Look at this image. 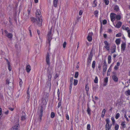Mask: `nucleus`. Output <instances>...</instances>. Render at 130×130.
<instances>
[{"label": "nucleus", "instance_id": "nucleus-55", "mask_svg": "<svg viewBox=\"0 0 130 130\" xmlns=\"http://www.w3.org/2000/svg\"><path fill=\"white\" fill-rule=\"evenodd\" d=\"M125 30L127 31V33L130 31V29L128 27H126V28Z\"/></svg>", "mask_w": 130, "mask_h": 130}, {"label": "nucleus", "instance_id": "nucleus-56", "mask_svg": "<svg viewBox=\"0 0 130 130\" xmlns=\"http://www.w3.org/2000/svg\"><path fill=\"white\" fill-rule=\"evenodd\" d=\"M125 30L127 31V33L130 31V29L128 27H126V28Z\"/></svg>", "mask_w": 130, "mask_h": 130}, {"label": "nucleus", "instance_id": "nucleus-23", "mask_svg": "<svg viewBox=\"0 0 130 130\" xmlns=\"http://www.w3.org/2000/svg\"><path fill=\"white\" fill-rule=\"evenodd\" d=\"M108 81V78H106L104 80V83L103 84V85L106 86V83H107Z\"/></svg>", "mask_w": 130, "mask_h": 130}, {"label": "nucleus", "instance_id": "nucleus-33", "mask_svg": "<svg viewBox=\"0 0 130 130\" xmlns=\"http://www.w3.org/2000/svg\"><path fill=\"white\" fill-rule=\"evenodd\" d=\"M119 128V125L116 124H115V130H118Z\"/></svg>", "mask_w": 130, "mask_h": 130}, {"label": "nucleus", "instance_id": "nucleus-45", "mask_svg": "<svg viewBox=\"0 0 130 130\" xmlns=\"http://www.w3.org/2000/svg\"><path fill=\"white\" fill-rule=\"evenodd\" d=\"M104 2L106 5H107L108 4L109 1L108 0H104Z\"/></svg>", "mask_w": 130, "mask_h": 130}, {"label": "nucleus", "instance_id": "nucleus-38", "mask_svg": "<svg viewBox=\"0 0 130 130\" xmlns=\"http://www.w3.org/2000/svg\"><path fill=\"white\" fill-rule=\"evenodd\" d=\"M8 69L10 71H11L12 69L10 65V63L8 64Z\"/></svg>", "mask_w": 130, "mask_h": 130}, {"label": "nucleus", "instance_id": "nucleus-2", "mask_svg": "<svg viewBox=\"0 0 130 130\" xmlns=\"http://www.w3.org/2000/svg\"><path fill=\"white\" fill-rule=\"evenodd\" d=\"M48 94L47 93H45L43 96L42 99V105H41V107L42 106H43V108L45 109V106L46 105L48 100ZM42 104V103H41Z\"/></svg>", "mask_w": 130, "mask_h": 130}, {"label": "nucleus", "instance_id": "nucleus-21", "mask_svg": "<svg viewBox=\"0 0 130 130\" xmlns=\"http://www.w3.org/2000/svg\"><path fill=\"white\" fill-rule=\"evenodd\" d=\"M58 0H54L53 1V5L54 7H56L57 6Z\"/></svg>", "mask_w": 130, "mask_h": 130}, {"label": "nucleus", "instance_id": "nucleus-5", "mask_svg": "<svg viewBox=\"0 0 130 130\" xmlns=\"http://www.w3.org/2000/svg\"><path fill=\"white\" fill-rule=\"evenodd\" d=\"M92 56L93 54L92 52H91L90 53V54L87 59V64L88 65H89L90 64Z\"/></svg>", "mask_w": 130, "mask_h": 130}, {"label": "nucleus", "instance_id": "nucleus-25", "mask_svg": "<svg viewBox=\"0 0 130 130\" xmlns=\"http://www.w3.org/2000/svg\"><path fill=\"white\" fill-rule=\"evenodd\" d=\"M96 62L95 61H93L92 64V68L94 69L95 67Z\"/></svg>", "mask_w": 130, "mask_h": 130}, {"label": "nucleus", "instance_id": "nucleus-61", "mask_svg": "<svg viewBox=\"0 0 130 130\" xmlns=\"http://www.w3.org/2000/svg\"><path fill=\"white\" fill-rule=\"evenodd\" d=\"M93 33L92 32H90L89 34V35L88 36H89L90 37H92V35Z\"/></svg>", "mask_w": 130, "mask_h": 130}, {"label": "nucleus", "instance_id": "nucleus-15", "mask_svg": "<svg viewBox=\"0 0 130 130\" xmlns=\"http://www.w3.org/2000/svg\"><path fill=\"white\" fill-rule=\"evenodd\" d=\"M122 24V23L120 21H119L116 24V25H114L115 27L117 28H119L121 26Z\"/></svg>", "mask_w": 130, "mask_h": 130}, {"label": "nucleus", "instance_id": "nucleus-29", "mask_svg": "<svg viewBox=\"0 0 130 130\" xmlns=\"http://www.w3.org/2000/svg\"><path fill=\"white\" fill-rule=\"evenodd\" d=\"M114 9L116 11H118L119 10V6L117 5H116L115 6Z\"/></svg>", "mask_w": 130, "mask_h": 130}, {"label": "nucleus", "instance_id": "nucleus-49", "mask_svg": "<svg viewBox=\"0 0 130 130\" xmlns=\"http://www.w3.org/2000/svg\"><path fill=\"white\" fill-rule=\"evenodd\" d=\"M121 33H119L117 34L116 35V37H119L121 36Z\"/></svg>", "mask_w": 130, "mask_h": 130}, {"label": "nucleus", "instance_id": "nucleus-63", "mask_svg": "<svg viewBox=\"0 0 130 130\" xmlns=\"http://www.w3.org/2000/svg\"><path fill=\"white\" fill-rule=\"evenodd\" d=\"M73 77H71L70 79V83H73Z\"/></svg>", "mask_w": 130, "mask_h": 130}, {"label": "nucleus", "instance_id": "nucleus-57", "mask_svg": "<svg viewBox=\"0 0 130 130\" xmlns=\"http://www.w3.org/2000/svg\"><path fill=\"white\" fill-rule=\"evenodd\" d=\"M124 117L126 119L127 121L128 122L129 121V120H128V118L127 117L126 114H124Z\"/></svg>", "mask_w": 130, "mask_h": 130}, {"label": "nucleus", "instance_id": "nucleus-12", "mask_svg": "<svg viewBox=\"0 0 130 130\" xmlns=\"http://www.w3.org/2000/svg\"><path fill=\"white\" fill-rule=\"evenodd\" d=\"M103 64V72H105L107 69V65L106 64V62L105 61H104Z\"/></svg>", "mask_w": 130, "mask_h": 130}, {"label": "nucleus", "instance_id": "nucleus-37", "mask_svg": "<svg viewBox=\"0 0 130 130\" xmlns=\"http://www.w3.org/2000/svg\"><path fill=\"white\" fill-rule=\"evenodd\" d=\"M79 75L78 72H76L75 73L74 77L75 78H77Z\"/></svg>", "mask_w": 130, "mask_h": 130}, {"label": "nucleus", "instance_id": "nucleus-53", "mask_svg": "<svg viewBox=\"0 0 130 130\" xmlns=\"http://www.w3.org/2000/svg\"><path fill=\"white\" fill-rule=\"evenodd\" d=\"M97 88V87L96 86H93L92 88V89L94 91H95L96 90Z\"/></svg>", "mask_w": 130, "mask_h": 130}, {"label": "nucleus", "instance_id": "nucleus-17", "mask_svg": "<svg viewBox=\"0 0 130 130\" xmlns=\"http://www.w3.org/2000/svg\"><path fill=\"white\" fill-rule=\"evenodd\" d=\"M26 69L27 72L28 73H29L31 70V68L30 66L29 65H28L26 67Z\"/></svg>", "mask_w": 130, "mask_h": 130}, {"label": "nucleus", "instance_id": "nucleus-11", "mask_svg": "<svg viewBox=\"0 0 130 130\" xmlns=\"http://www.w3.org/2000/svg\"><path fill=\"white\" fill-rule=\"evenodd\" d=\"M13 80L11 82H10V80L7 79L6 80V84H8L9 86L10 87H13Z\"/></svg>", "mask_w": 130, "mask_h": 130}, {"label": "nucleus", "instance_id": "nucleus-62", "mask_svg": "<svg viewBox=\"0 0 130 130\" xmlns=\"http://www.w3.org/2000/svg\"><path fill=\"white\" fill-rule=\"evenodd\" d=\"M82 13H83V12H82V10H80L79 11V15H82Z\"/></svg>", "mask_w": 130, "mask_h": 130}, {"label": "nucleus", "instance_id": "nucleus-60", "mask_svg": "<svg viewBox=\"0 0 130 130\" xmlns=\"http://www.w3.org/2000/svg\"><path fill=\"white\" fill-rule=\"evenodd\" d=\"M66 117L67 119L68 120H69V116L68 114H66Z\"/></svg>", "mask_w": 130, "mask_h": 130}, {"label": "nucleus", "instance_id": "nucleus-58", "mask_svg": "<svg viewBox=\"0 0 130 130\" xmlns=\"http://www.w3.org/2000/svg\"><path fill=\"white\" fill-rule=\"evenodd\" d=\"M22 84H23V82L22 80H21V81H20V83H19L20 86L21 87V86Z\"/></svg>", "mask_w": 130, "mask_h": 130}, {"label": "nucleus", "instance_id": "nucleus-47", "mask_svg": "<svg viewBox=\"0 0 130 130\" xmlns=\"http://www.w3.org/2000/svg\"><path fill=\"white\" fill-rule=\"evenodd\" d=\"M87 130H91L90 125L89 124H88L87 125Z\"/></svg>", "mask_w": 130, "mask_h": 130}, {"label": "nucleus", "instance_id": "nucleus-3", "mask_svg": "<svg viewBox=\"0 0 130 130\" xmlns=\"http://www.w3.org/2000/svg\"><path fill=\"white\" fill-rule=\"evenodd\" d=\"M52 34L51 31H49L47 35V42L49 44V46H50V42L52 39Z\"/></svg>", "mask_w": 130, "mask_h": 130}, {"label": "nucleus", "instance_id": "nucleus-16", "mask_svg": "<svg viewBox=\"0 0 130 130\" xmlns=\"http://www.w3.org/2000/svg\"><path fill=\"white\" fill-rule=\"evenodd\" d=\"M126 44L124 43H123L121 45V51H124L126 48Z\"/></svg>", "mask_w": 130, "mask_h": 130}, {"label": "nucleus", "instance_id": "nucleus-4", "mask_svg": "<svg viewBox=\"0 0 130 130\" xmlns=\"http://www.w3.org/2000/svg\"><path fill=\"white\" fill-rule=\"evenodd\" d=\"M43 106H42L41 107L40 109V112L39 115V116L38 117V121L39 122H40L41 121L42 117V113L43 110L44 109L43 108Z\"/></svg>", "mask_w": 130, "mask_h": 130}, {"label": "nucleus", "instance_id": "nucleus-6", "mask_svg": "<svg viewBox=\"0 0 130 130\" xmlns=\"http://www.w3.org/2000/svg\"><path fill=\"white\" fill-rule=\"evenodd\" d=\"M50 55L48 53H47L46 56V61L47 64L48 66L49 67L50 66Z\"/></svg>", "mask_w": 130, "mask_h": 130}, {"label": "nucleus", "instance_id": "nucleus-36", "mask_svg": "<svg viewBox=\"0 0 130 130\" xmlns=\"http://www.w3.org/2000/svg\"><path fill=\"white\" fill-rule=\"evenodd\" d=\"M125 93L126 95L127 94L128 95H130V90H128L125 91Z\"/></svg>", "mask_w": 130, "mask_h": 130}, {"label": "nucleus", "instance_id": "nucleus-19", "mask_svg": "<svg viewBox=\"0 0 130 130\" xmlns=\"http://www.w3.org/2000/svg\"><path fill=\"white\" fill-rule=\"evenodd\" d=\"M29 93V87L27 91V96L26 97V98L28 100H29L30 98Z\"/></svg>", "mask_w": 130, "mask_h": 130}, {"label": "nucleus", "instance_id": "nucleus-43", "mask_svg": "<svg viewBox=\"0 0 130 130\" xmlns=\"http://www.w3.org/2000/svg\"><path fill=\"white\" fill-rule=\"evenodd\" d=\"M120 114L119 113H117L115 116V118L116 119H118L120 117Z\"/></svg>", "mask_w": 130, "mask_h": 130}, {"label": "nucleus", "instance_id": "nucleus-26", "mask_svg": "<svg viewBox=\"0 0 130 130\" xmlns=\"http://www.w3.org/2000/svg\"><path fill=\"white\" fill-rule=\"evenodd\" d=\"M108 63L110 64L111 62V56L110 55H109L108 58Z\"/></svg>", "mask_w": 130, "mask_h": 130}, {"label": "nucleus", "instance_id": "nucleus-54", "mask_svg": "<svg viewBox=\"0 0 130 130\" xmlns=\"http://www.w3.org/2000/svg\"><path fill=\"white\" fill-rule=\"evenodd\" d=\"M60 92H59V89H58L57 90V94L58 95V98H59V94H60Z\"/></svg>", "mask_w": 130, "mask_h": 130}, {"label": "nucleus", "instance_id": "nucleus-51", "mask_svg": "<svg viewBox=\"0 0 130 130\" xmlns=\"http://www.w3.org/2000/svg\"><path fill=\"white\" fill-rule=\"evenodd\" d=\"M61 101H60L58 102V108H59L60 107V106L61 105Z\"/></svg>", "mask_w": 130, "mask_h": 130}, {"label": "nucleus", "instance_id": "nucleus-50", "mask_svg": "<svg viewBox=\"0 0 130 130\" xmlns=\"http://www.w3.org/2000/svg\"><path fill=\"white\" fill-rule=\"evenodd\" d=\"M67 42L66 41H64L63 45V47L64 48H65Z\"/></svg>", "mask_w": 130, "mask_h": 130}, {"label": "nucleus", "instance_id": "nucleus-18", "mask_svg": "<svg viewBox=\"0 0 130 130\" xmlns=\"http://www.w3.org/2000/svg\"><path fill=\"white\" fill-rule=\"evenodd\" d=\"M112 126V124H106L105 128L106 130H109L111 129Z\"/></svg>", "mask_w": 130, "mask_h": 130}, {"label": "nucleus", "instance_id": "nucleus-42", "mask_svg": "<svg viewBox=\"0 0 130 130\" xmlns=\"http://www.w3.org/2000/svg\"><path fill=\"white\" fill-rule=\"evenodd\" d=\"M94 83H98V78L96 76L95 77L94 80Z\"/></svg>", "mask_w": 130, "mask_h": 130}, {"label": "nucleus", "instance_id": "nucleus-39", "mask_svg": "<svg viewBox=\"0 0 130 130\" xmlns=\"http://www.w3.org/2000/svg\"><path fill=\"white\" fill-rule=\"evenodd\" d=\"M31 25H30V26L28 28L29 31V32L30 35L31 37L32 36L31 31Z\"/></svg>", "mask_w": 130, "mask_h": 130}, {"label": "nucleus", "instance_id": "nucleus-32", "mask_svg": "<svg viewBox=\"0 0 130 130\" xmlns=\"http://www.w3.org/2000/svg\"><path fill=\"white\" fill-rule=\"evenodd\" d=\"M78 83V80L77 79H74L73 83V85L76 86L77 85Z\"/></svg>", "mask_w": 130, "mask_h": 130}, {"label": "nucleus", "instance_id": "nucleus-44", "mask_svg": "<svg viewBox=\"0 0 130 130\" xmlns=\"http://www.w3.org/2000/svg\"><path fill=\"white\" fill-rule=\"evenodd\" d=\"M26 119L25 116H23L21 117V120L23 121L24 120Z\"/></svg>", "mask_w": 130, "mask_h": 130}, {"label": "nucleus", "instance_id": "nucleus-10", "mask_svg": "<svg viewBox=\"0 0 130 130\" xmlns=\"http://www.w3.org/2000/svg\"><path fill=\"white\" fill-rule=\"evenodd\" d=\"M110 17L111 21L112 22H114L115 20L116 17V14L114 13H111L110 15Z\"/></svg>", "mask_w": 130, "mask_h": 130}, {"label": "nucleus", "instance_id": "nucleus-48", "mask_svg": "<svg viewBox=\"0 0 130 130\" xmlns=\"http://www.w3.org/2000/svg\"><path fill=\"white\" fill-rule=\"evenodd\" d=\"M98 11L97 10L95 11L94 12V14L96 17L98 16Z\"/></svg>", "mask_w": 130, "mask_h": 130}, {"label": "nucleus", "instance_id": "nucleus-7", "mask_svg": "<svg viewBox=\"0 0 130 130\" xmlns=\"http://www.w3.org/2000/svg\"><path fill=\"white\" fill-rule=\"evenodd\" d=\"M50 68H48L47 69V75L48 77V81H50L51 80V78L52 77V71L50 70Z\"/></svg>", "mask_w": 130, "mask_h": 130}, {"label": "nucleus", "instance_id": "nucleus-31", "mask_svg": "<svg viewBox=\"0 0 130 130\" xmlns=\"http://www.w3.org/2000/svg\"><path fill=\"white\" fill-rule=\"evenodd\" d=\"M116 18L117 20H120L121 19V16L119 15H117L116 14Z\"/></svg>", "mask_w": 130, "mask_h": 130}, {"label": "nucleus", "instance_id": "nucleus-1", "mask_svg": "<svg viewBox=\"0 0 130 130\" xmlns=\"http://www.w3.org/2000/svg\"><path fill=\"white\" fill-rule=\"evenodd\" d=\"M36 18L35 19L33 17L30 18L31 21L33 23L37 22V24L39 26L42 25V19L41 14V11L39 9H37L36 13Z\"/></svg>", "mask_w": 130, "mask_h": 130}, {"label": "nucleus", "instance_id": "nucleus-9", "mask_svg": "<svg viewBox=\"0 0 130 130\" xmlns=\"http://www.w3.org/2000/svg\"><path fill=\"white\" fill-rule=\"evenodd\" d=\"M4 31L6 34V36L10 39H11L12 38L13 35L12 34L8 33L6 30H5Z\"/></svg>", "mask_w": 130, "mask_h": 130}, {"label": "nucleus", "instance_id": "nucleus-8", "mask_svg": "<svg viewBox=\"0 0 130 130\" xmlns=\"http://www.w3.org/2000/svg\"><path fill=\"white\" fill-rule=\"evenodd\" d=\"M104 42L105 44L104 47L106 49V50L109 51L110 49L109 44L108 42L107 41H105Z\"/></svg>", "mask_w": 130, "mask_h": 130}, {"label": "nucleus", "instance_id": "nucleus-64", "mask_svg": "<svg viewBox=\"0 0 130 130\" xmlns=\"http://www.w3.org/2000/svg\"><path fill=\"white\" fill-rule=\"evenodd\" d=\"M9 113V111L8 110H7L4 113L6 115H7Z\"/></svg>", "mask_w": 130, "mask_h": 130}, {"label": "nucleus", "instance_id": "nucleus-28", "mask_svg": "<svg viewBox=\"0 0 130 130\" xmlns=\"http://www.w3.org/2000/svg\"><path fill=\"white\" fill-rule=\"evenodd\" d=\"M97 2L96 0H94L93 3V7H95L97 6Z\"/></svg>", "mask_w": 130, "mask_h": 130}, {"label": "nucleus", "instance_id": "nucleus-34", "mask_svg": "<svg viewBox=\"0 0 130 130\" xmlns=\"http://www.w3.org/2000/svg\"><path fill=\"white\" fill-rule=\"evenodd\" d=\"M105 121L106 122V124H109L110 120L109 118L106 119L105 120Z\"/></svg>", "mask_w": 130, "mask_h": 130}, {"label": "nucleus", "instance_id": "nucleus-27", "mask_svg": "<svg viewBox=\"0 0 130 130\" xmlns=\"http://www.w3.org/2000/svg\"><path fill=\"white\" fill-rule=\"evenodd\" d=\"M115 41H116V44L117 45H118L120 43V39H117Z\"/></svg>", "mask_w": 130, "mask_h": 130}, {"label": "nucleus", "instance_id": "nucleus-20", "mask_svg": "<svg viewBox=\"0 0 130 130\" xmlns=\"http://www.w3.org/2000/svg\"><path fill=\"white\" fill-rule=\"evenodd\" d=\"M91 110L90 108H89V107L88 105H87V112L88 113L89 115L90 116L91 115Z\"/></svg>", "mask_w": 130, "mask_h": 130}, {"label": "nucleus", "instance_id": "nucleus-52", "mask_svg": "<svg viewBox=\"0 0 130 130\" xmlns=\"http://www.w3.org/2000/svg\"><path fill=\"white\" fill-rule=\"evenodd\" d=\"M107 22V21L106 20H104L103 22V24L104 25H105L106 24Z\"/></svg>", "mask_w": 130, "mask_h": 130}, {"label": "nucleus", "instance_id": "nucleus-24", "mask_svg": "<svg viewBox=\"0 0 130 130\" xmlns=\"http://www.w3.org/2000/svg\"><path fill=\"white\" fill-rule=\"evenodd\" d=\"M121 126H122L123 128H124L126 127V124H125V122H122L121 124Z\"/></svg>", "mask_w": 130, "mask_h": 130}, {"label": "nucleus", "instance_id": "nucleus-41", "mask_svg": "<svg viewBox=\"0 0 130 130\" xmlns=\"http://www.w3.org/2000/svg\"><path fill=\"white\" fill-rule=\"evenodd\" d=\"M55 116V114L54 112H52L51 113V117L52 118H53Z\"/></svg>", "mask_w": 130, "mask_h": 130}, {"label": "nucleus", "instance_id": "nucleus-46", "mask_svg": "<svg viewBox=\"0 0 130 130\" xmlns=\"http://www.w3.org/2000/svg\"><path fill=\"white\" fill-rule=\"evenodd\" d=\"M72 84H73V83H70V88H69L70 92H71L72 89Z\"/></svg>", "mask_w": 130, "mask_h": 130}, {"label": "nucleus", "instance_id": "nucleus-13", "mask_svg": "<svg viewBox=\"0 0 130 130\" xmlns=\"http://www.w3.org/2000/svg\"><path fill=\"white\" fill-rule=\"evenodd\" d=\"M19 127V124H17L13 126L10 130H18Z\"/></svg>", "mask_w": 130, "mask_h": 130}, {"label": "nucleus", "instance_id": "nucleus-30", "mask_svg": "<svg viewBox=\"0 0 130 130\" xmlns=\"http://www.w3.org/2000/svg\"><path fill=\"white\" fill-rule=\"evenodd\" d=\"M89 85L88 83L86 85L85 88V89L87 91H89Z\"/></svg>", "mask_w": 130, "mask_h": 130}, {"label": "nucleus", "instance_id": "nucleus-22", "mask_svg": "<svg viewBox=\"0 0 130 130\" xmlns=\"http://www.w3.org/2000/svg\"><path fill=\"white\" fill-rule=\"evenodd\" d=\"M113 80L115 82H117L118 81L117 77L115 75H113L112 76Z\"/></svg>", "mask_w": 130, "mask_h": 130}, {"label": "nucleus", "instance_id": "nucleus-59", "mask_svg": "<svg viewBox=\"0 0 130 130\" xmlns=\"http://www.w3.org/2000/svg\"><path fill=\"white\" fill-rule=\"evenodd\" d=\"M105 111H106V110L105 109H103V110L102 112V114H104V115H105Z\"/></svg>", "mask_w": 130, "mask_h": 130}, {"label": "nucleus", "instance_id": "nucleus-14", "mask_svg": "<svg viewBox=\"0 0 130 130\" xmlns=\"http://www.w3.org/2000/svg\"><path fill=\"white\" fill-rule=\"evenodd\" d=\"M116 46L115 44H113L112 47L111 48V53H113L116 52Z\"/></svg>", "mask_w": 130, "mask_h": 130}, {"label": "nucleus", "instance_id": "nucleus-35", "mask_svg": "<svg viewBox=\"0 0 130 130\" xmlns=\"http://www.w3.org/2000/svg\"><path fill=\"white\" fill-rule=\"evenodd\" d=\"M87 39L89 41L91 42L92 40V37L88 36Z\"/></svg>", "mask_w": 130, "mask_h": 130}, {"label": "nucleus", "instance_id": "nucleus-40", "mask_svg": "<svg viewBox=\"0 0 130 130\" xmlns=\"http://www.w3.org/2000/svg\"><path fill=\"white\" fill-rule=\"evenodd\" d=\"M111 120L112 121V124L113 125H114L115 124V119H114V117H112L111 118Z\"/></svg>", "mask_w": 130, "mask_h": 130}]
</instances>
